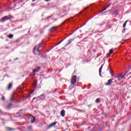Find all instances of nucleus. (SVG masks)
I'll return each mask as SVG.
<instances>
[{
	"mask_svg": "<svg viewBox=\"0 0 131 131\" xmlns=\"http://www.w3.org/2000/svg\"><path fill=\"white\" fill-rule=\"evenodd\" d=\"M104 128V123L101 122V124L97 125H91L89 127V129L93 131H101Z\"/></svg>",
	"mask_w": 131,
	"mask_h": 131,
	"instance_id": "f257e3e1",
	"label": "nucleus"
},
{
	"mask_svg": "<svg viewBox=\"0 0 131 131\" xmlns=\"http://www.w3.org/2000/svg\"><path fill=\"white\" fill-rule=\"evenodd\" d=\"M41 47V43L38 44V45H36L33 49V53L35 55H38L40 53L39 48Z\"/></svg>",
	"mask_w": 131,
	"mask_h": 131,
	"instance_id": "f03ea898",
	"label": "nucleus"
},
{
	"mask_svg": "<svg viewBox=\"0 0 131 131\" xmlns=\"http://www.w3.org/2000/svg\"><path fill=\"white\" fill-rule=\"evenodd\" d=\"M60 18H62V17H64V16H67V15L68 14L67 12V9H66V7H64L62 9L60 10Z\"/></svg>",
	"mask_w": 131,
	"mask_h": 131,
	"instance_id": "7ed1b4c3",
	"label": "nucleus"
},
{
	"mask_svg": "<svg viewBox=\"0 0 131 131\" xmlns=\"http://www.w3.org/2000/svg\"><path fill=\"white\" fill-rule=\"evenodd\" d=\"M76 80H77V77L76 75H74L72 77V79L71 80V84L74 85L76 83Z\"/></svg>",
	"mask_w": 131,
	"mask_h": 131,
	"instance_id": "20e7f679",
	"label": "nucleus"
},
{
	"mask_svg": "<svg viewBox=\"0 0 131 131\" xmlns=\"http://www.w3.org/2000/svg\"><path fill=\"white\" fill-rule=\"evenodd\" d=\"M112 81H113V78L108 80L107 82L105 83V85H110L112 84Z\"/></svg>",
	"mask_w": 131,
	"mask_h": 131,
	"instance_id": "39448f33",
	"label": "nucleus"
},
{
	"mask_svg": "<svg viewBox=\"0 0 131 131\" xmlns=\"http://www.w3.org/2000/svg\"><path fill=\"white\" fill-rule=\"evenodd\" d=\"M10 18L8 17V16H5L2 18L1 22H5V21H7V20H9Z\"/></svg>",
	"mask_w": 131,
	"mask_h": 131,
	"instance_id": "423d86ee",
	"label": "nucleus"
},
{
	"mask_svg": "<svg viewBox=\"0 0 131 131\" xmlns=\"http://www.w3.org/2000/svg\"><path fill=\"white\" fill-rule=\"evenodd\" d=\"M40 70V67H37L35 69L33 70V73H35V72H39Z\"/></svg>",
	"mask_w": 131,
	"mask_h": 131,
	"instance_id": "0eeeda50",
	"label": "nucleus"
},
{
	"mask_svg": "<svg viewBox=\"0 0 131 131\" xmlns=\"http://www.w3.org/2000/svg\"><path fill=\"white\" fill-rule=\"evenodd\" d=\"M60 115L62 117H64L65 116V110H62L60 112Z\"/></svg>",
	"mask_w": 131,
	"mask_h": 131,
	"instance_id": "6e6552de",
	"label": "nucleus"
},
{
	"mask_svg": "<svg viewBox=\"0 0 131 131\" xmlns=\"http://www.w3.org/2000/svg\"><path fill=\"white\" fill-rule=\"evenodd\" d=\"M56 30H57V27H53L50 29V31L51 32H52V31H55Z\"/></svg>",
	"mask_w": 131,
	"mask_h": 131,
	"instance_id": "1a4fd4ad",
	"label": "nucleus"
},
{
	"mask_svg": "<svg viewBox=\"0 0 131 131\" xmlns=\"http://www.w3.org/2000/svg\"><path fill=\"white\" fill-rule=\"evenodd\" d=\"M39 98L40 99V100H41L42 101H43V100H45L46 99V96L43 95L42 94L40 95V96L39 97Z\"/></svg>",
	"mask_w": 131,
	"mask_h": 131,
	"instance_id": "9d476101",
	"label": "nucleus"
},
{
	"mask_svg": "<svg viewBox=\"0 0 131 131\" xmlns=\"http://www.w3.org/2000/svg\"><path fill=\"white\" fill-rule=\"evenodd\" d=\"M56 124H57V122H54V123H52L49 126V128H51V127H52V126H55V125H56Z\"/></svg>",
	"mask_w": 131,
	"mask_h": 131,
	"instance_id": "9b49d317",
	"label": "nucleus"
},
{
	"mask_svg": "<svg viewBox=\"0 0 131 131\" xmlns=\"http://www.w3.org/2000/svg\"><path fill=\"white\" fill-rule=\"evenodd\" d=\"M13 87V84H12V83H9V84L8 85V90H11V89H12V88Z\"/></svg>",
	"mask_w": 131,
	"mask_h": 131,
	"instance_id": "f8f14e48",
	"label": "nucleus"
},
{
	"mask_svg": "<svg viewBox=\"0 0 131 131\" xmlns=\"http://www.w3.org/2000/svg\"><path fill=\"white\" fill-rule=\"evenodd\" d=\"M121 75H122V74H118V75L116 77V78H118V80H120V78H121Z\"/></svg>",
	"mask_w": 131,
	"mask_h": 131,
	"instance_id": "ddd939ff",
	"label": "nucleus"
},
{
	"mask_svg": "<svg viewBox=\"0 0 131 131\" xmlns=\"http://www.w3.org/2000/svg\"><path fill=\"white\" fill-rule=\"evenodd\" d=\"M103 65H102L101 67H100V68L99 69V75L100 76H102V75H101V72H102V69H103Z\"/></svg>",
	"mask_w": 131,
	"mask_h": 131,
	"instance_id": "4468645a",
	"label": "nucleus"
},
{
	"mask_svg": "<svg viewBox=\"0 0 131 131\" xmlns=\"http://www.w3.org/2000/svg\"><path fill=\"white\" fill-rule=\"evenodd\" d=\"M32 120L31 121V123H34V121H35V117L34 116H32Z\"/></svg>",
	"mask_w": 131,
	"mask_h": 131,
	"instance_id": "2eb2a0df",
	"label": "nucleus"
},
{
	"mask_svg": "<svg viewBox=\"0 0 131 131\" xmlns=\"http://www.w3.org/2000/svg\"><path fill=\"white\" fill-rule=\"evenodd\" d=\"M12 106H13V104L12 103L9 104L7 107L6 109H10L12 107Z\"/></svg>",
	"mask_w": 131,
	"mask_h": 131,
	"instance_id": "dca6fc26",
	"label": "nucleus"
},
{
	"mask_svg": "<svg viewBox=\"0 0 131 131\" xmlns=\"http://www.w3.org/2000/svg\"><path fill=\"white\" fill-rule=\"evenodd\" d=\"M8 37L9 38H13V37H14V35L12 34H10L8 35Z\"/></svg>",
	"mask_w": 131,
	"mask_h": 131,
	"instance_id": "f3484780",
	"label": "nucleus"
},
{
	"mask_svg": "<svg viewBox=\"0 0 131 131\" xmlns=\"http://www.w3.org/2000/svg\"><path fill=\"white\" fill-rule=\"evenodd\" d=\"M15 100V98H14V94L11 96V97L10 98V101H14Z\"/></svg>",
	"mask_w": 131,
	"mask_h": 131,
	"instance_id": "a211bd4d",
	"label": "nucleus"
},
{
	"mask_svg": "<svg viewBox=\"0 0 131 131\" xmlns=\"http://www.w3.org/2000/svg\"><path fill=\"white\" fill-rule=\"evenodd\" d=\"M6 129H7L8 131L13 130V128H10V127H6Z\"/></svg>",
	"mask_w": 131,
	"mask_h": 131,
	"instance_id": "6ab92c4d",
	"label": "nucleus"
},
{
	"mask_svg": "<svg viewBox=\"0 0 131 131\" xmlns=\"http://www.w3.org/2000/svg\"><path fill=\"white\" fill-rule=\"evenodd\" d=\"M72 40H73V39L69 40V43L66 45V46H69V45H70L71 42H72Z\"/></svg>",
	"mask_w": 131,
	"mask_h": 131,
	"instance_id": "aec40b11",
	"label": "nucleus"
},
{
	"mask_svg": "<svg viewBox=\"0 0 131 131\" xmlns=\"http://www.w3.org/2000/svg\"><path fill=\"white\" fill-rule=\"evenodd\" d=\"M33 85H34V88H36V85H37V81L34 82Z\"/></svg>",
	"mask_w": 131,
	"mask_h": 131,
	"instance_id": "412c9836",
	"label": "nucleus"
},
{
	"mask_svg": "<svg viewBox=\"0 0 131 131\" xmlns=\"http://www.w3.org/2000/svg\"><path fill=\"white\" fill-rule=\"evenodd\" d=\"M127 22H128V20H126L125 23L123 25V27H125V26H126V23H127Z\"/></svg>",
	"mask_w": 131,
	"mask_h": 131,
	"instance_id": "4be33fe9",
	"label": "nucleus"
},
{
	"mask_svg": "<svg viewBox=\"0 0 131 131\" xmlns=\"http://www.w3.org/2000/svg\"><path fill=\"white\" fill-rule=\"evenodd\" d=\"M110 72L111 75H113V71H112V69H110Z\"/></svg>",
	"mask_w": 131,
	"mask_h": 131,
	"instance_id": "5701e85b",
	"label": "nucleus"
},
{
	"mask_svg": "<svg viewBox=\"0 0 131 131\" xmlns=\"http://www.w3.org/2000/svg\"><path fill=\"white\" fill-rule=\"evenodd\" d=\"M34 75H35V73L33 72L29 74V76H33Z\"/></svg>",
	"mask_w": 131,
	"mask_h": 131,
	"instance_id": "b1692460",
	"label": "nucleus"
},
{
	"mask_svg": "<svg viewBox=\"0 0 131 131\" xmlns=\"http://www.w3.org/2000/svg\"><path fill=\"white\" fill-rule=\"evenodd\" d=\"M100 102H101V100H100V99L97 98L96 100V103H100Z\"/></svg>",
	"mask_w": 131,
	"mask_h": 131,
	"instance_id": "393cba45",
	"label": "nucleus"
},
{
	"mask_svg": "<svg viewBox=\"0 0 131 131\" xmlns=\"http://www.w3.org/2000/svg\"><path fill=\"white\" fill-rule=\"evenodd\" d=\"M113 49H111L110 50V54H113Z\"/></svg>",
	"mask_w": 131,
	"mask_h": 131,
	"instance_id": "a878e982",
	"label": "nucleus"
},
{
	"mask_svg": "<svg viewBox=\"0 0 131 131\" xmlns=\"http://www.w3.org/2000/svg\"><path fill=\"white\" fill-rule=\"evenodd\" d=\"M126 74H124L123 75H122L121 76V78H123V77H124L125 76Z\"/></svg>",
	"mask_w": 131,
	"mask_h": 131,
	"instance_id": "bb28decb",
	"label": "nucleus"
},
{
	"mask_svg": "<svg viewBox=\"0 0 131 131\" xmlns=\"http://www.w3.org/2000/svg\"><path fill=\"white\" fill-rule=\"evenodd\" d=\"M104 24H105V23H102L99 24V26H100V27L103 26V25H104Z\"/></svg>",
	"mask_w": 131,
	"mask_h": 131,
	"instance_id": "cd10ccee",
	"label": "nucleus"
},
{
	"mask_svg": "<svg viewBox=\"0 0 131 131\" xmlns=\"http://www.w3.org/2000/svg\"><path fill=\"white\" fill-rule=\"evenodd\" d=\"M19 41H20V40H19V39H16L15 41H14V42H17V43H18V42H19Z\"/></svg>",
	"mask_w": 131,
	"mask_h": 131,
	"instance_id": "c85d7f7f",
	"label": "nucleus"
},
{
	"mask_svg": "<svg viewBox=\"0 0 131 131\" xmlns=\"http://www.w3.org/2000/svg\"><path fill=\"white\" fill-rule=\"evenodd\" d=\"M107 7H105V8H104L102 10V12H104V11H106V10H107Z\"/></svg>",
	"mask_w": 131,
	"mask_h": 131,
	"instance_id": "c756f323",
	"label": "nucleus"
},
{
	"mask_svg": "<svg viewBox=\"0 0 131 131\" xmlns=\"http://www.w3.org/2000/svg\"><path fill=\"white\" fill-rule=\"evenodd\" d=\"M63 40H61L56 46H58V45H60V43H61Z\"/></svg>",
	"mask_w": 131,
	"mask_h": 131,
	"instance_id": "7c9ffc66",
	"label": "nucleus"
},
{
	"mask_svg": "<svg viewBox=\"0 0 131 131\" xmlns=\"http://www.w3.org/2000/svg\"><path fill=\"white\" fill-rule=\"evenodd\" d=\"M2 100L5 101V96L2 97Z\"/></svg>",
	"mask_w": 131,
	"mask_h": 131,
	"instance_id": "2f4dec72",
	"label": "nucleus"
},
{
	"mask_svg": "<svg viewBox=\"0 0 131 131\" xmlns=\"http://www.w3.org/2000/svg\"><path fill=\"white\" fill-rule=\"evenodd\" d=\"M86 88V85L84 84V87L82 89H85Z\"/></svg>",
	"mask_w": 131,
	"mask_h": 131,
	"instance_id": "473e14b6",
	"label": "nucleus"
},
{
	"mask_svg": "<svg viewBox=\"0 0 131 131\" xmlns=\"http://www.w3.org/2000/svg\"><path fill=\"white\" fill-rule=\"evenodd\" d=\"M110 6H111V4H109L107 7L106 8H108L110 7Z\"/></svg>",
	"mask_w": 131,
	"mask_h": 131,
	"instance_id": "72a5a7b5",
	"label": "nucleus"
},
{
	"mask_svg": "<svg viewBox=\"0 0 131 131\" xmlns=\"http://www.w3.org/2000/svg\"><path fill=\"white\" fill-rule=\"evenodd\" d=\"M33 92H34V90H33V91L31 92V94H32V93H33Z\"/></svg>",
	"mask_w": 131,
	"mask_h": 131,
	"instance_id": "f704fd0d",
	"label": "nucleus"
},
{
	"mask_svg": "<svg viewBox=\"0 0 131 131\" xmlns=\"http://www.w3.org/2000/svg\"><path fill=\"white\" fill-rule=\"evenodd\" d=\"M46 2H50L51 0H45Z\"/></svg>",
	"mask_w": 131,
	"mask_h": 131,
	"instance_id": "c9c22d12",
	"label": "nucleus"
},
{
	"mask_svg": "<svg viewBox=\"0 0 131 131\" xmlns=\"http://www.w3.org/2000/svg\"><path fill=\"white\" fill-rule=\"evenodd\" d=\"M93 51L94 53H96V50H93Z\"/></svg>",
	"mask_w": 131,
	"mask_h": 131,
	"instance_id": "e433bc0d",
	"label": "nucleus"
},
{
	"mask_svg": "<svg viewBox=\"0 0 131 131\" xmlns=\"http://www.w3.org/2000/svg\"><path fill=\"white\" fill-rule=\"evenodd\" d=\"M35 1H36V0H32V2H35Z\"/></svg>",
	"mask_w": 131,
	"mask_h": 131,
	"instance_id": "4c0bfd02",
	"label": "nucleus"
},
{
	"mask_svg": "<svg viewBox=\"0 0 131 131\" xmlns=\"http://www.w3.org/2000/svg\"><path fill=\"white\" fill-rule=\"evenodd\" d=\"M18 58H16L15 59V60H18Z\"/></svg>",
	"mask_w": 131,
	"mask_h": 131,
	"instance_id": "58836bf2",
	"label": "nucleus"
},
{
	"mask_svg": "<svg viewBox=\"0 0 131 131\" xmlns=\"http://www.w3.org/2000/svg\"><path fill=\"white\" fill-rule=\"evenodd\" d=\"M91 88V86H89L88 89H90Z\"/></svg>",
	"mask_w": 131,
	"mask_h": 131,
	"instance_id": "ea45409f",
	"label": "nucleus"
},
{
	"mask_svg": "<svg viewBox=\"0 0 131 131\" xmlns=\"http://www.w3.org/2000/svg\"><path fill=\"white\" fill-rule=\"evenodd\" d=\"M89 7H88V8H86L85 9V10H86Z\"/></svg>",
	"mask_w": 131,
	"mask_h": 131,
	"instance_id": "a19ab883",
	"label": "nucleus"
},
{
	"mask_svg": "<svg viewBox=\"0 0 131 131\" xmlns=\"http://www.w3.org/2000/svg\"><path fill=\"white\" fill-rule=\"evenodd\" d=\"M98 32H98V31L96 32V33H98Z\"/></svg>",
	"mask_w": 131,
	"mask_h": 131,
	"instance_id": "79ce46f5",
	"label": "nucleus"
},
{
	"mask_svg": "<svg viewBox=\"0 0 131 131\" xmlns=\"http://www.w3.org/2000/svg\"><path fill=\"white\" fill-rule=\"evenodd\" d=\"M126 73H127V71H126Z\"/></svg>",
	"mask_w": 131,
	"mask_h": 131,
	"instance_id": "37998d69",
	"label": "nucleus"
},
{
	"mask_svg": "<svg viewBox=\"0 0 131 131\" xmlns=\"http://www.w3.org/2000/svg\"><path fill=\"white\" fill-rule=\"evenodd\" d=\"M35 99V98H33V100Z\"/></svg>",
	"mask_w": 131,
	"mask_h": 131,
	"instance_id": "c03bdc74",
	"label": "nucleus"
},
{
	"mask_svg": "<svg viewBox=\"0 0 131 131\" xmlns=\"http://www.w3.org/2000/svg\"><path fill=\"white\" fill-rule=\"evenodd\" d=\"M35 99V98H33V100Z\"/></svg>",
	"mask_w": 131,
	"mask_h": 131,
	"instance_id": "a18cd8bd",
	"label": "nucleus"
}]
</instances>
